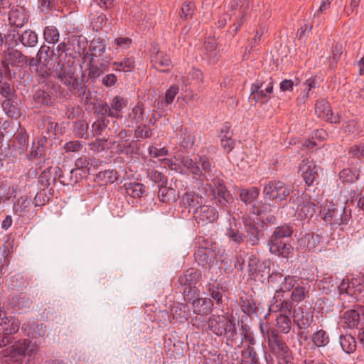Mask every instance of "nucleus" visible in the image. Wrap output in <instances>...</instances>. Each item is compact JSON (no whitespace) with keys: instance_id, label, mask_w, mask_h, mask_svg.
Masks as SVG:
<instances>
[{"instance_id":"1","label":"nucleus","mask_w":364,"mask_h":364,"mask_svg":"<svg viewBox=\"0 0 364 364\" xmlns=\"http://www.w3.org/2000/svg\"><path fill=\"white\" fill-rule=\"evenodd\" d=\"M239 321L232 314H212L208 320V327L218 337L225 338L227 341H234L237 335Z\"/></svg>"},{"instance_id":"2","label":"nucleus","mask_w":364,"mask_h":364,"mask_svg":"<svg viewBox=\"0 0 364 364\" xmlns=\"http://www.w3.org/2000/svg\"><path fill=\"white\" fill-rule=\"evenodd\" d=\"M267 333L270 355L275 358L278 364H294L292 350L278 330L271 328L267 331Z\"/></svg>"},{"instance_id":"3","label":"nucleus","mask_w":364,"mask_h":364,"mask_svg":"<svg viewBox=\"0 0 364 364\" xmlns=\"http://www.w3.org/2000/svg\"><path fill=\"white\" fill-rule=\"evenodd\" d=\"M293 192L292 188L280 180H271L264 185L263 198L277 205H286L288 198Z\"/></svg>"},{"instance_id":"4","label":"nucleus","mask_w":364,"mask_h":364,"mask_svg":"<svg viewBox=\"0 0 364 364\" xmlns=\"http://www.w3.org/2000/svg\"><path fill=\"white\" fill-rule=\"evenodd\" d=\"M247 272L250 279L258 284L269 282L271 262L269 259H261L251 254L247 259Z\"/></svg>"},{"instance_id":"5","label":"nucleus","mask_w":364,"mask_h":364,"mask_svg":"<svg viewBox=\"0 0 364 364\" xmlns=\"http://www.w3.org/2000/svg\"><path fill=\"white\" fill-rule=\"evenodd\" d=\"M206 186L209 188L215 203L224 210H228L233 203V196L228 189L225 181L221 176H217L210 181Z\"/></svg>"},{"instance_id":"6","label":"nucleus","mask_w":364,"mask_h":364,"mask_svg":"<svg viewBox=\"0 0 364 364\" xmlns=\"http://www.w3.org/2000/svg\"><path fill=\"white\" fill-rule=\"evenodd\" d=\"M351 210L346 206L338 205L330 203L327 208L323 210L321 218L332 228H336L338 226L346 225L351 219Z\"/></svg>"},{"instance_id":"7","label":"nucleus","mask_w":364,"mask_h":364,"mask_svg":"<svg viewBox=\"0 0 364 364\" xmlns=\"http://www.w3.org/2000/svg\"><path fill=\"white\" fill-rule=\"evenodd\" d=\"M240 220L243 225L245 244L251 247L260 245L261 241L265 239V233L259 223L248 214L242 215Z\"/></svg>"},{"instance_id":"8","label":"nucleus","mask_w":364,"mask_h":364,"mask_svg":"<svg viewBox=\"0 0 364 364\" xmlns=\"http://www.w3.org/2000/svg\"><path fill=\"white\" fill-rule=\"evenodd\" d=\"M202 279V272L200 269L191 267L183 271L178 276V283L181 286V292L183 298L200 294V289L197 284Z\"/></svg>"},{"instance_id":"9","label":"nucleus","mask_w":364,"mask_h":364,"mask_svg":"<svg viewBox=\"0 0 364 364\" xmlns=\"http://www.w3.org/2000/svg\"><path fill=\"white\" fill-rule=\"evenodd\" d=\"M38 350V344L37 342L28 339H20L7 349L2 351L4 356L10 357L11 358L20 357H26V355L31 357L37 354Z\"/></svg>"},{"instance_id":"10","label":"nucleus","mask_w":364,"mask_h":364,"mask_svg":"<svg viewBox=\"0 0 364 364\" xmlns=\"http://www.w3.org/2000/svg\"><path fill=\"white\" fill-rule=\"evenodd\" d=\"M21 322L16 317L4 316L0 322V348L14 343V335L18 331Z\"/></svg>"},{"instance_id":"11","label":"nucleus","mask_w":364,"mask_h":364,"mask_svg":"<svg viewBox=\"0 0 364 364\" xmlns=\"http://www.w3.org/2000/svg\"><path fill=\"white\" fill-rule=\"evenodd\" d=\"M203 166L199 169V166H191L192 168V174L197 176L202 181H209L217 176H222L223 173L216 167V163L213 156L209 154H203Z\"/></svg>"},{"instance_id":"12","label":"nucleus","mask_w":364,"mask_h":364,"mask_svg":"<svg viewBox=\"0 0 364 364\" xmlns=\"http://www.w3.org/2000/svg\"><path fill=\"white\" fill-rule=\"evenodd\" d=\"M264 81L257 79L251 85L250 99L256 103L267 104L271 99L270 95L273 92L274 80L269 77L267 86L263 89Z\"/></svg>"},{"instance_id":"13","label":"nucleus","mask_w":364,"mask_h":364,"mask_svg":"<svg viewBox=\"0 0 364 364\" xmlns=\"http://www.w3.org/2000/svg\"><path fill=\"white\" fill-rule=\"evenodd\" d=\"M72 75L67 77L61 83L68 87V90L75 97L83 100L86 94V90L88 87L85 82L84 77L86 76V73L82 72L81 76L79 77L75 75V68L71 70Z\"/></svg>"},{"instance_id":"14","label":"nucleus","mask_w":364,"mask_h":364,"mask_svg":"<svg viewBox=\"0 0 364 364\" xmlns=\"http://www.w3.org/2000/svg\"><path fill=\"white\" fill-rule=\"evenodd\" d=\"M267 245L271 255L287 260L294 257V248L290 241L274 239L269 237Z\"/></svg>"},{"instance_id":"15","label":"nucleus","mask_w":364,"mask_h":364,"mask_svg":"<svg viewBox=\"0 0 364 364\" xmlns=\"http://www.w3.org/2000/svg\"><path fill=\"white\" fill-rule=\"evenodd\" d=\"M314 160L309 158L303 159L299 164L298 170L305 184L308 186H314L318 178V169Z\"/></svg>"},{"instance_id":"16","label":"nucleus","mask_w":364,"mask_h":364,"mask_svg":"<svg viewBox=\"0 0 364 364\" xmlns=\"http://www.w3.org/2000/svg\"><path fill=\"white\" fill-rule=\"evenodd\" d=\"M164 348L170 356L177 358L183 355L187 344L184 342L183 336L180 337L179 333L174 331L164 339Z\"/></svg>"},{"instance_id":"17","label":"nucleus","mask_w":364,"mask_h":364,"mask_svg":"<svg viewBox=\"0 0 364 364\" xmlns=\"http://www.w3.org/2000/svg\"><path fill=\"white\" fill-rule=\"evenodd\" d=\"M315 113L318 118L331 124H339L341 120V116L338 113L334 114L330 103L323 99L316 100Z\"/></svg>"},{"instance_id":"18","label":"nucleus","mask_w":364,"mask_h":364,"mask_svg":"<svg viewBox=\"0 0 364 364\" xmlns=\"http://www.w3.org/2000/svg\"><path fill=\"white\" fill-rule=\"evenodd\" d=\"M200 294L195 296L191 295L184 298L186 301L191 304L193 312L198 315H209L214 306V303L211 299L199 297Z\"/></svg>"},{"instance_id":"19","label":"nucleus","mask_w":364,"mask_h":364,"mask_svg":"<svg viewBox=\"0 0 364 364\" xmlns=\"http://www.w3.org/2000/svg\"><path fill=\"white\" fill-rule=\"evenodd\" d=\"M219 217L218 211L216 208L205 205V203L201 206L194 211L193 218L198 225L204 226L208 223H213L217 221Z\"/></svg>"},{"instance_id":"20","label":"nucleus","mask_w":364,"mask_h":364,"mask_svg":"<svg viewBox=\"0 0 364 364\" xmlns=\"http://www.w3.org/2000/svg\"><path fill=\"white\" fill-rule=\"evenodd\" d=\"M55 87L60 88V85H53L51 89L38 88L33 95V100L40 107H53L55 104L56 97L53 93Z\"/></svg>"},{"instance_id":"21","label":"nucleus","mask_w":364,"mask_h":364,"mask_svg":"<svg viewBox=\"0 0 364 364\" xmlns=\"http://www.w3.org/2000/svg\"><path fill=\"white\" fill-rule=\"evenodd\" d=\"M208 292L211 299L215 302V308L223 309L225 306L224 297L228 288L221 282H209L207 285Z\"/></svg>"},{"instance_id":"22","label":"nucleus","mask_w":364,"mask_h":364,"mask_svg":"<svg viewBox=\"0 0 364 364\" xmlns=\"http://www.w3.org/2000/svg\"><path fill=\"white\" fill-rule=\"evenodd\" d=\"M69 56L74 59L84 55L87 41L82 35H70L68 36Z\"/></svg>"},{"instance_id":"23","label":"nucleus","mask_w":364,"mask_h":364,"mask_svg":"<svg viewBox=\"0 0 364 364\" xmlns=\"http://www.w3.org/2000/svg\"><path fill=\"white\" fill-rule=\"evenodd\" d=\"M298 238V244L301 249L313 252L316 247L323 242V235L314 232H306Z\"/></svg>"},{"instance_id":"24","label":"nucleus","mask_w":364,"mask_h":364,"mask_svg":"<svg viewBox=\"0 0 364 364\" xmlns=\"http://www.w3.org/2000/svg\"><path fill=\"white\" fill-rule=\"evenodd\" d=\"M32 305L30 297L23 293L12 296L9 299L7 308L13 313L22 314L27 312Z\"/></svg>"},{"instance_id":"25","label":"nucleus","mask_w":364,"mask_h":364,"mask_svg":"<svg viewBox=\"0 0 364 364\" xmlns=\"http://www.w3.org/2000/svg\"><path fill=\"white\" fill-rule=\"evenodd\" d=\"M21 100L18 95L8 99H4L1 102L3 111L8 117L14 119H18L22 114Z\"/></svg>"},{"instance_id":"26","label":"nucleus","mask_w":364,"mask_h":364,"mask_svg":"<svg viewBox=\"0 0 364 364\" xmlns=\"http://www.w3.org/2000/svg\"><path fill=\"white\" fill-rule=\"evenodd\" d=\"M201 55L208 65H215L220 60V55L218 50V43L214 38L205 41L201 48Z\"/></svg>"},{"instance_id":"27","label":"nucleus","mask_w":364,"mask_h":364,"mask_svg":"<svg viewBox=\"0 0 364 364\" xmlns=\"http://www.w3.org/2000/svg\"><path fill=\"white\" fill-rule=\"evenodd\" d=\"M48 136L41 135L37 140L36 144L33 140L29 153L26 154V159L28 161L36 159H44L46 156Z\"/></svg>"},{"instance_id":"28","label":"nucleus","mask_w":364,"mask_h":364,"mask_svg":"<svg viewBox=\"0 0 364 364\" xmlns=\"http://www.w3.org/2000/svg\"><path fill=\"white\" fill-rule=\"evenodd\" d=\"M1 60L7 67V72L12 70L11 68L15 67H23V63L26 62V55L16 49L9 50L4 53Z\"/></svg>"},{"instance_id":"29","label":"nucleus","mask_w":364,"mask_h":364,"mask_svg":"<svg viewBox=\"0 0 364 364\" xmlns=\"http://www.w3.org/2000/svg\"><path fill=\"white\" fill-rule=\"evenodd\" d=\"M12 146L20 155L26 154L29 146V135L24 127L19 125L17 132L14 134Z\"/></svg>"},{"instance_id":"30","label":"nucleus","mask_w":364,"mask_h":364,"mask_svg":"<svg viewBox=\"0 0 364 364\" xmlns=\"http://www.w3.org/2000/svg\"><path fill=\"white\" fill-rule=\"evenodd\" d=\"M232 136L233 131L231 123L230 122H224L219 132L218 137L220 139L221 146L228 153H230L235 147V142Z\"/></svg>"},{"instance_id":"31","label":"nucleus","mask_w":364,"mask_h":364,"mask_svg":"<svg viewBox=\"0 0 364 364\" xmlns=\"http://www.w3.org/2000/svg\"><path fill=\"white\" fill-rule=\"evenodd\" d=\"M204 203V197L194 191L186 192L181 198L182 206L188 209L189 213L193 210V214L194 211L198 209Z\"/></svg>"},{"instance_id":"32","label":"nucleus","mask_w":364,"mask_h":364,"mask_svg":"<svg viewBox=\"0 0 364 364\" xmlns=\"http://www.w3.org/2000/svg\"><path fill=\"white\" fill-rule=\"evenodd\" d=\"M54 73V77L62 82L67 77L72 75L71 70L75 68L74 62L71 64L65 63L63 60H58L57 62L49 65Z\"/></svg>"},{"instance_id":"33","label":"nucleus","mask_w":364,"mask_h":364,"mask_svg":"<svg viewBox=\"0 0 364 364\" xmlns=\"http://www.w3.org/2000/svg\"><path fill=\"white\" fill-rule=\"evenodd\" d=\"M57 171L50 166L44 169L38 177V186L44 189L54 188L57 182Z\"/></svg>"},{"instance_id":"34","label":"nucleus","mask_w":364,"mask_h":364,"mask_svg":"<svg viewBox=\"0 0 364 364\" xmlns=\"http://www.w3.org/2000/svg\"><path fill=\"white\" fill-rule=\"evenodd\" d=\"M151 348L147 346L140 348L135 346L133 350L129 351L128 362L129 363L148 364L151 362V356L148 355V351Z\"/></svg>"},{"instance_id":"35","label":"nucleus","mask_w":364,"mask_h":364,"mask_svg":"<svg viewBox=\"0 0 364 364\" xmlns=\"http://www.w3.org/2000/svg\"><path fill=\"white\" fill-rule=\"evenodd\" d=\"M119 178V173L116 169H105L96 174L94 181L99 186H107L117 182Z\"/></svg>"},{"instance_id":"36","label":"nucleus","mask_w":364,"mask_h":364,"mask_svg":"<svg viewBox=\"0 0 364 364\" xmlns=\"http://www.w3.org/2000/svg\"><path fill=\"white\" fill-rule=\"evenodd\" d=\"M21 330L25 336L31 339L43 337L46 333V326L43 323H25L21 326Z\"/></svg>"},{"instance_id":"37","label":"nucleus","mask_w":364,"mask_h":364,"mask_svg":"<svg viewBox=\"0 0 364 364\" xmlns=\"http://www.w3.org/2000/svg\"><path fill=\"white\" fill-rule=\"evenodd\" d=\"M195 259L203 268L213 264L216 254L208 247H199L194 254Z\"/></svg>"},{"instance_id":"38","label":"nucleus","mask_w":364,"mask_h":364,"mask_svg":"<svg viewBox=\"0 0 364 364\" xmlns=\"http://www.w3.org/2000/svg\"><path fill=\"white\" fill-rule=\"evenodd\" d=\"M236 321H239V325H240V331L242 340L250 345H255L256 341L250 325L252 321L251 317L249 316H242L240 318L236 319Z\"/></svg>"},{"instance_id":"39","label":"nucleus","mask_w":364,"mask_h":364,"mask_svg":"<svg viewBox=\"0 0 364 364\" xmlns=\"http://www.w3.org/2000/svg\"><path fill=\"white\" fill-rule=\"evenodd\" d=\"M316 284L322 294L328 295L337 290L338 279L333 275L324 274L322 279L317 281Z\"/></svg>"},{"instance_id":"40","label":"nucleus","mask_w":364,"mask_h":364,"mask_svg":"<svg viewBox=\"0 0 364 364\" xmlns=\"http://www.w3.org/2000/svg\"><path fill=\"white\" fill-rule=\"evenodd\" d=\"M106 50V43L104 39L99 36H95L90 41L89 50L90 63H92L95 61V58L102 57Z\"/></svg>"},{"instance_id":"41","label":"nucleus","mask_w":364,"mask_h":364,"mask_svg":"<svg viewBox=\"0 0 364 364\" xmlns=\"http://www.w3.org/2000/svg\"><path fill=\"white\" fill-rule=\"evenodd\" d=\"M293 233V225L289 223H284L275 227L269 237L274 239L290 241Z\"/></svg>"},{"instance_id":"42","label":"nucleus","mask_w":364,"mask_h":364,"mask_svg":"<svg viewBox=\"0 0 364 364\" xmlns=\"http://www.w3.org/2000/svg\"><path fill=\"white\" fill-rule=\"evenodd\" d=\"M173 318L180 323L187 321L191 316V309L186 303H176L171 309Z\"/></svg>"},{"instance_id":"43","label":"nucleus","mask_w":364,"mask_h":364,"mask_svg":"<svg viewBox=\"0 0 364 364\" xmlns=\"http://www.w3.org/2000/svg\"><path fill=\"white\" fill-rule=\"evenodd\" d=\"M239 304L242 312L245 314L244 316H249L251 317L252 314H257V301L252 296L245 295L239 298Z\"/></svg>"},{"instance_id":"44","label":"nucleus","mask_w":364,"mask_h":364,"mask_svg":"<svg viewBox=\"0 0 364 364\" xmlns=\"http://www.w3.org/2000/svg\"><path fill=\"white\" fill-rule=\"evenodd\" d=\"M158 189V197L162 203H175L179 198L178 192L171 186H167V185H164Z\"/></svg>"},{"instance_id":"45","label":"nucleus","mask_w":364,"mask_h":364,"mask_svg":"<svg viewBox=\"0 0 364 364\" xmlns=\"http://www.w3.org/2000/svg\"><path fill=\"white\" fill-rule=\"evenodd\" d=\"M116 153L118 154H125L132 156L139 154L140 150L139 144L136 140L126 141L122 143H117L115 146Z\"/></svg>"},{"instance_id":"46","label":"nucleus","mask_w":364,"mask_h":364,"mask_svg":"<svg viewBox=\"0 0 364 364\" xmlns=\"http://www.w3.org/2000/svg\"><path fill=\"white\" fill-rule=\"evenodd\" d=\"M339 344L342 350L348 355L353 353L357 348L355 338L350 333H341L339 336Z\"/></svg>"},{"instance_id":"47","label":"nucleus","mask_w":364,"mask_h":364,"mask_svg":"<svg viewBox=\"0 0 364 364\" xmlns=\"http://www.w3.org/2000/svg\"><path fill=\"white\" fill-rule=\"evenodd\" d=\"M100 164V161L93 156L82 155L75 160V166L80 169H85V171L90 172L91 168H98Z\"/></svg>"},{"instance_id":"48","label":"nucleus","mask_w":364,"mask_h":364,"mask_svg":"<svg viewBox=\"0 0 364 364\" xmlns=\"http://www.w3.org/2000/svg\"><path fill=\"white\" fill-rule=\"evenodd\" d=\"M301 282L297 276L287 275L281 282L278 289L275 291V294L279 296L284 292L292 291Z\"/></svg>"},{"instance_id":"49","label":"nucleus","mask_w":364,"mask_h":364,"mask_svg":"<svg viewBox=\"0 0 364 364\" xmlns=\"http://www.w3.org/2000/svg\"><path fill=\"white\" fill-rule=\"evenodd\" d=\"M34 202L31 197L28 196H21L14 203V213H20V215H25L30 212L31 205Z\"/></svg>"},{"instance_id":"50","label":"nucleus","mask_w":364,"mask_h":364,"mask_svg":"<svg viewBox=\"0 0 364 364\" xmlns=\"http://www.w3.org/2000/svg\"><path fill=\"white\" fill-rule=\"evenodd\" d=\"M363 312V310L360 309H350L346 311L343 314V319L344 320L345 323L350 328H358V325L360 321V313Z\"/></svg>"},{"instance_id":"51","label":"nucleus","mask_w":364,"mask_h":364,"mask_svg":"<svg viewBox=\"0 0 364 364\" xmlns=\"http://www.w3.org/2000/svg\"><path fill=\"white\" fill-rule=\"evenodd\" d=\"M234 221V226L235 228L230 227L227 230L226 235L230 241L234 242L237 245H240L245 243V236L244 231L239 230L240 227H237V223L235 218H232Z\"/></svg>"},{"instance_id":"52","label":"nucleus","mask_w":364,"mask_h":364,"mask_svg":"<svg viewBox=\"0 0 364 364\" xmlns=\"http://www.w3.org/2000/svg\"><path fill=\"white\" fill-rule=\"evenodd\" d=\"M260 189L256 186L244 188L240 191V200L246 205L252 204L259 197Z\"/></svg>"},{"instance_id":"53","label":"nucleus","mask_w":364,"mask_h":364,"mask_svg":"<svg viewBox=\"0 0 364 364\" xmlns=\"http://www.w3.org/2000/svg\"><path fill=\"white\" fill-rule=\"evenodd\" d=\"M18 36V41L25 47L33 48L38 44V34L34 31L27 29Z\"/></svg>"},{"instance_id":"54","label":"nucleus","mask_w":364,"mask_h":364,"mask_svg":"<svg viewBox=\"0 0 364 364\" xmlns=\"http://www.w3.org/2000/svg\"><path fill=\"white\" fill-rule=\"evenodd\" d=\"M248 344L241 352L242 360L240 364H260L258 355L253 347Z\"/></svg>"},{"instance_id":"55","label":"nucleus","mask_w":364,"mask_h":364,"mask_svg":"<svg viewBox=\"0 0 364 364\" xmlns=\"http://www.w3.org/2000/svg\"><path fill=\"white\" fill-rule=\"evenodd\" d=\"M88 65V68L85 71L87 72L85 82L88 83V85L92 84L93 87L97 86V84L100 82L101 77L103 75L102 71L99 70V68H97V65L93 64V63H90L89 62Z\"/></svg>"},{"instance_id":"56","label":"nucleus","mask_w":364,"mask_h":364,"mask_svg":"<svg viewBox=\"0 0 364 364\" xmlns=\"http://www.w3.org/2000/svg\"><path fill=\"white\" fill-rule=\"evenodd\" d=\"M181 163L192 174L191 166H199V169L202 170L203 166V154H197L193 158L189 156H183L181 159Z\"/></svg>"},{"instance_id":"57","label":"nucleus","mask_w":364,"mask_h":364,"mask_svg":"<svg viewBox=\"0 0 364 364\" xmlns=\"http://www.w3.org/2000/svg\"><path fill=\"white\" fill-rule=\"evenodd\" d=\"M127 193L133 198H141L146 192V186L139 182H129L124 184Z\"/></svg>"},{"instance_id":"58","label":"nucleus","mask_w":364,"mask_h":364,"mask_svg":"<svg viewBox=\"0 0 364 364\" xmlns=\"http://www.w3.org/2000/svg\"><path fill=\"white\" fill-rule=\"evenodd\" d=\"M128 101L119 95L115 96L110 104V109L113 112L112 118H121L124 108L127 106Z\"/></svg>"},{"instance_id":"59","label":"nucleus","mask_w":364,"mask_h":364,"mask_svg":"<svg viewBox=\"0 0 364 364\" xmlns=\"http://www.w3.org/2000/svg\"><path fill=\"white\" fill-rule=\"evenodd\" d=\"M151 63H152L153 68L159 70V65L161 67H169L172 65V61L168 54L158 49L155 55L151 58Z\"/></svg>"},{"instance_id":"60","label":"nucleus","mask_w":364,"mask_h":364,"mask_svg":"<svg viewBox=\"0 0 364 364\" xmlns=\"http://www.w3.org/2000/svg\"><path fill=\"white\" fill-rule=\"evenodd\" d=\"M196 11V6L193 1H185L181 5L178 16L183 21H188L195 15Z\"/></svg>"},{"instance_id":"61","label":"nucleus","mask_w":364,"mask_h":364,"mask_svg":"<svg viewBox=\"0 0 364 364\" xmlns=\"http://www.w3.org/2000/svg\"><path fill=\"white\" fill-rule=\"evenodd\" d=\"M331 303V301L328 298H317L314 302L313 309L323 316L324 314L333 311V306Z\"/></svg>"},{"instance_id":"62","label":"nucleus","mask_w":364,"mask_h":364,"mask_svg":"<svg viewBox=\"0 0 364 364\" xmlns=\"http://www.w3.org/2000/svg\"><path fill=\"white\" fill-rule=\"evenodd\" d=\"M144 105L142 102H138L129 114L132 124H141L144 122Z\"/></svg>"},{"instance_id":"63","label":"nucleus","mask_w":364,"mask_h":364,"mask_svg":"<svg viewBox=\"0 0 364 364\" xmlns=\"http://www.w3.org/2000/svg\"><path fill=\"white\" fill-rule=\"evenodd\" d=\"M360 173V171L359 170H354L347 167L339 172L338 177L343 183H353L359 179Z\"/></svg>"},{"instance_id":"64","label":"nucleus","mask_w":364,"mask_h":364,"mask_svg":"<svg viewBox=\"0 0 364 364\" xmlns=\"http://www.w3.org/2000/svg\"><path fill=\"white\" fill-rule=\"evenodd\" d=\"M311 342L317 348L326 346L330 342L328 333L323 329H319L311 336Z\"/></svg>"}]
</instances>
